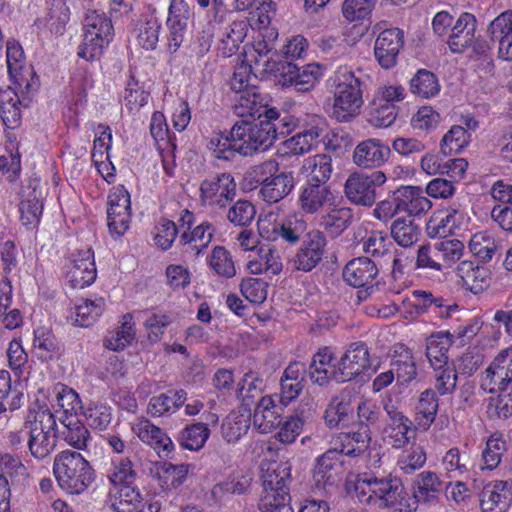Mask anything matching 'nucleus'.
<instances>
[{"instance_id":"obj_1","label":"nucleus","mask_w":512,"mask_h":512,"mask_svg":"<svg viewBox=\"0 0 512 512\" xmlns=\"http://www.w3.org/2000/svg\"><path fill=\"white\" fill-rule=\"evenodd\" d=\"M23 431L31 457L38 462H49L59 437L57 417L52 409L37 400L28 409Z\"/></svg>"},{"instance_id":"obj_2","label":"nucleus","mask_w":512,"mask_h":512,"mask_svg":"<svg viewBox=\"0 0 512 512\" xmlns=\"http://www.w3.org/2000/svg\"><path fill=\"white\" fill-rule=\"evenodd\" d=\"M364 74L348 66H340L329 78L333 105L331 117L340 123L354 119L363 105Z\"/></svg>"},{"instance_id":"obj_3","label":"nucleus","mask_w":512,"mask_h":512,"mask_svg":"<svg viewBox=\"0 0 512 512\" xmlns=\"http://www.w3.org/2000/svg\"><path fill=\"white\" fill-rule=\"evenodd\" d=\"M53 474L59 487L71 495L85 492L95 481L96 472L78 451L65 449L53 458Z\"/></svg>"},{"instance_id":"obj_4","label":"nucleus","mask_w":512,"mask_h":512,"mask_svg":"<svg viewBox=\"0 0 512 512\" xmlns=\"http://www.w3.org/2000/svg\"><path fill=\"white\" fill-rule=\"evenodd\" d=\"M354 493L360 503L376 508L396 507L404 500L403 486L390 475H359L354 484Z\"/></svg>"},{"instance_id":"obj_5","label":"nucleus","mask_w":512,"mask_h":512,"mask_svg":"<svg viewBox=\"0 0 512 512\" xmlns=\"http://www.w3.org/2000/svg\"><path fill=\"white\" fill-rule=\"evenodd\" d=\"M82 37L78 56L86 61L99 59L114 37L111 19L102 11H89L83 22Z\"/></svg>"},{"instance_id":"obj_6","label":"nucleus","mask_w":512,"mask_h":512,"mask_svg":"<svg viewBox=\"0 0 512 512\" xmlns=\"http://www.w3.org/2000/svg\"><path fill=\"white\" fill-rule=\"evenodd\" d=\"M263 66L262 70L271 74H279V83L284 87H293L298 92L312 90L323 76V68L318 63H309L297 66L290 61H256V68Z\"/></svg>"},{"instance_id":"obj_7","label":"nucleus","mask_w":512,"mask_h":512,"mask_svg":"<svg viewBox=\"0 0 512 512\" xmlns=\"http://www.w3.org/2000/svg\"><path fill=\"white\" fill-rule=\"evenodd\" d=\"M233 140L238 154L252 156L268 150L274 143V128L264 119L258 121L239 120L234 123Z\"/></svg>"},{"instance_id":"obj_8","label":"nucleus","mask_w":512,"mask_h":512,"mask_svg":"<svg viewBox=\"0 0 512 512\" xmlns=\"http://www.w3.org/2000/svg\"><path fill=\"white\" fill-rule=\"evenodd\" d=\"M258 233L267 241L282 239L289 244H296L307 230L304 216L298 213L279 218L275 212H268L259 217L257 222Z\"/></svg>"},{"instance_id":"obj_9","label":"nucleus","mask_w":512,"mask_h":512,"mask_svg":"<svg viewBox=\"0 0 512 512\" xmlns=\"http://www.w3.org/2000/svg\"><path fill=\"white\" fill-rule=\"evenodd\" d=\"M236 182L230 173H218L200 184V202L212 210L225 209L236 196Z\"/></svg>"},{"instance_id":"obj_10","label":"nucleus","mask_w":512,"mask_h":512,"mask_svg":"<svg viewBox=\"0 0 512 512\" xmlns=\"http://www.w3.org/2000/svg\"><path fill=\"white\" fill-rule=\"evenodd\" d=\"M383 409L387 415L382 439L393 449H403L411 441L413 422L404 414L392 398L385 399Z\"/></svg>"},{"instance_id":"obj_11","label":"nucleus","mask_w":512,"mask_h":512,"mask_svg":"<svg viewBox=\"0 0 512 512\" xmlns=\"http://www.w3.org/2000/svg\"><path fill=\"white\" fill-rule=\"evenodd\" d=\"M386 180V174L381 170L371 173L354 172L346 179L345 196L356 205L372 206L376 200V188L382 186Z\"/></svg>"},{"instance_id":"obj_12","label":"nucleus","mask_w":512,"mask_h":512,"mask_svg":"<svg viewBox=\"0 0 512 512\" xmlns=\"http://www.w3.org/2000/svg\"><path fill=\"white\" fill-rule=\"evenodd\" d=\"M379 270L377 265L368 257H358L350 260L343 269L344 281L355 288H363L357 292L359 300H365L378 290L376 280Z\"/></svg>"},{"instance_id":"obj_13","label":"nucleus","mask_w":512,"mask_h":512,"mask_svg":"<svg viewBox=\"0 0 512 512\" xmlns=\"http://www.w3.org/2000/svg\"><path fill=\"white\" fill-rule=\"evenodd\" d=\"M327 239L320 230L308 232L302 240L289 264L294 270L310 272L323 260L326 253Z\"/></svg>"},{"instance_id":"obj_14","label":"nucleus","mask_w":512,"mask_h":512,"mask_svg":"<svg viewBox=\"0 0 512 512\" xmlns=\"http://www.w3.org/2000/svg\"><path fill=\"white\" fill-rule=\"evenodd\" d=\"M64 277L73 289H83L93 284L97 277L93 250L87 248L73 254L65 265Z\"/></svg>"},{"instance_id":"obj_15","label":"nucleus","mask_w":512,"mask_h":512,"mask_svg":"<svg viewBox=\"0 0 512 512\" xmlns=\"http://www.w3.org/2000/svg\"><path fill=\"white\" fill-rule=\"evenodd\" d=\"M370 366L371 359L367 345L364 342L350 343L336 362L337 383L355 379Z\"/></svg>"},{"instance_id":"obj_16","label":"nucleus","mask_w":512,"mask_h":512,"mask_svg":"<svg viewBox=\"0 0 512 512\" xmlns=\"http://www.w3.org/2000/svg\"><path fill=\"white\" fill-rule=\"evenodd\" d=\"M109 501L115 512H159L157 502L144 499L135 483L109 488Z\"/></svg>"},{"instance_id":"obj_17","label":"nucleus","mask_w":512,"mask_h":512,"mask_svg":"<svg viewBox=\"0 0 512 512\" xmlns=\"http://www.w3.org/2000/svg\"><path fill=\"white\" fill-rule=\"evenodd\" d=\"M511 357V354L501 351L487 367L480 384L484 392L494 393L497 390L507 389L512 382Z\"/></svg>"},{"instance_id":"obj_18","label":"nucleus","mask_w":512,"mask_h":512,"mask_svg":"<svg viewBox=\"0 0 512 512\" xmlns=\"http://www.w3.org/2000/svg\"><path fill=\"white\" fill-rule=\"evenodd\" d=\"M404 44V33L399 28L382 31L374 46L375 58L384 69H390L397 63V58Z\"/></svg>"},{"instance_id":"obj_19","label":"nucleus","mask_w":512,"mask_h":512,"mask_svg":"<svg viewBox=\"0 0 512 512\" xmlns=\"http://www.w3.org/2000/svg\"><path fill=\"white\" fill-rule=\"evenodd\" d=\"M390 147L380 139L370 138L359 142L353 150V163L363 169H376L390 157Z\"/></svg>"},{"instance_id":"obj_20","label":"nucleus","mask_w":512,"mask_h":512,"mask_svg":"<svg viewBox=\"0 0 512 512\" xmlns=\"http://www.w3.org/2000/svg\"><path fill=\"white\" fill-rule=\"evenodd\" d=\"M512 502V481H491L480 494L482 512H506Z\"/></svg>"},{"instance_id":"obj_21","label":"nucleus","mask_w":512,"mask_h":512,"mask_svg":"<svg viewBox=\"0 0 512 512\" xmlns=\"http://www.w3.org/2000/svg\"><path fill=\"white\" fill-rule=\"evenodd\" d=\"M278 395L262 396L253 414V427L262 434L272 432L281 423L282 405Z\"/></svg>"},{"instance_id":"obj_22","label":"nucleus","mask_w":512,"mask_h":512,"mask_svg":"<svg viewBox=\"0 0 512 512\" xmlns=\"http://www.w3.org/2000/svg\"><path fill=\"white\" fill-rule=\"evenodd\" d=\"M334 195L329 185L304 182L299 189L298 204L307 214H315L327 205H331Z\"/></svg>"},{"instance_id":"obj_23","label":"nucleus","mask_w":512,"mask_h":512,"mask_svg":"<svg viewBox=\"0 0 512 512\" xmlns=\"http://www.w3.org/2000/svg\"><path fill=\"white\" fill-rule=\"evenodd\" d=\"M340 456L338 448H333L327 450L316 459L313 469V480L319 490H325L328 486L334 485L338 480L337 470L342 463Z\"/></svg>"},{"instance_id":"obj_24","label":"nucleus","mask_w":512,"mask_h":512,"mask_svg":"<svg viewBox=\"0 0 512 512\" xmlns=\"http://www.w3.org/2000/svg\"><path fill=\"white\" fill-rule=\"evenodd\" d=\"M395 191L401 213H407L409 216H418L428 212L432 207V202L420 186L403 185Z\"/></svg>"},{"instance_id":"obj_25","label":"nucleus","mask_w":512,"mask_h":512,"mask_svg":"<svg viewBox=\"0 0 512 512\" xmlns=\"http://www.w3.org/2000/svg\"><path fill=\"white\" fill-rule=\"evenodd\" d=\"M477 20L471 13H462L451 29L448 46L453 53H462L475 41Z\"/></svg>"},{"instance_id":"obj_26","label":"nucleus","mask_w":512,"mask_h":512,"mask_svg":"<svg viewBox=\"0 0 512 512\" xmlns=\"http://www.w3.org/2000/svg\"><path fill=\"white\" fill-rule=\"evenodd\" d=\"M247 269L255 275H277L282 271L283 263L278 250L261 245L254 254H249Z\"/></svg>"},{"instance_id":"obj_27","label":"nucleus","mask_w":512,"mask_h":512,"mask_svg":"<svg viewBox=\"0 0 512 512\" xmlns=\"http://www.w3.org/2000/svg\"><path fill=\"white\" fill-rule=\"evenodd\" d=\"M132 431L143 443L151 446L158 454L164 453L167 456L174 449V444L170 437L148 419H139L132 425Z\"/></svg>"},{"instance_id":"obj_28","label":"nucleus","mask_w":512,"mask_h":512,"mask_svg":"<svg viewBox=\"0 0 512 512\" xmlns=\"http://www.w3.org/2000/svg\"><path fill=\"white\" fill-rule=\"evenodd\" d=\"M456 275L461 280L464 289L477 295L490 285L489 270L472 261H462L456 268Z\"/></svg>"},{"instance_id":"obj_29","label":"nucleus","mask_w":512,"mask_h":512,"mask_svg":"<svg viewBox=\"0 0 512 512\" xmlns=\"http://www.w3.org/2000/svg\"><path fill=\"white\" fill-rule=\"evenodd\" d=\"M59 420L62 429L59 430V436L67 445L74 448L75 451L86 450L88 442L91 440V434L86 425L75 416H60Z\"/></svg>"},{"instance_id":"obj_30","label":"nucleus","mask_w":512,"mask_h":512,"mask_svg":"<svg viewBox=\"0 0 512 512\" xmlns=\"http://www.w3.org/2000/svg\"><path fill=\"white\" fill-rule=\"evenodd\" d=\"M214 233V226L207 221L197 225L190 233L183 231L179 239L183 252L191 257L199 256L211 243Z\"/></svg>"},{"instance_id":"obj_31","label":"nucleus","mask_w":512,"mask_h":512,"mask_svg":"<svg viewBox=\"0 0 512 512\" xmlns=\"http://www.w3.org/2000/svg\"><path fill=\"white\" fill-rule=\"evenodd\" d=\"M333 353L328 347L319 349L314 354L310 366H309V377L315 384L323 386L329 381H335L336 378V362L332 364Z\"/></svg>"},{"instance_id":"obj_32","label":"nucleus","mask_w":512,"mask_h":512,"mask_svg":"<svg viewBox=\"0 0 512 512\" xmlns=\"http://www.w3.org/2000/svg\"><path fill=\"white\" fill-rule=\"evenodd\" d=\"M269 107L263 102L258 88H250L247 91L238 93L234 99L233 111L241 118L265 117Z\"/></svg>"},{"instance_id":"obj_33","label":"nucleus","mask_w":512,"mask_h":512,"mask_svg":"<svg viewBox=\"0 0 512 512\" xmlns=\"http://www.w3.org/2000/svg\"><path fill=\"white\" fill-rule=\"evenodd\" d=\"M187 393L183 389L169 390L150 398L147 413L152 417L169 416L175 413L186 401Z\"/></svg>"},{"instance_id":"obj_34","label":"nucleus","mask_w":512,"mask_h":512,"mask_svg":"<svg viewBox=\"0 0 512 512\" xmlns=\"http://www.w3.org/2000/svg\"><path fill=\"white\" fill-rule=\"evenodd\" d=\"M463 219L464 215L461 211L454 207H449L429 220L427 223L428 236L431 238H446L448 235L453 234Z\"/></svg>"},{"instance_id":"obj_35","label":"nucleus","mask_w":512,"mask_h":512,"mask_svg":"<svg viewBox=\"0 0 512 512\" xmlns=\"http://www.w3.org/2000/svg\"><path fill=\"white\" fill-rule=\"evenodd\" d=\"M105 477L109 482V488H116L135 483L137 472L129 457L113 456L105 470Z\"/></svg>"},{"instance_id":"obj_36","label":"nucleus","mask_w":512,"mask_h":512,"mask_svg":"<svg viewBox=\"0 0 512 512\" xmlns=\"http://www.w3.org/2000/svg\"><path fill=\"white\" fill-rule=\"evenodd\" d=\"M294 185L293 173L281 172L261 186L258 194L266 203L273 204L289 195Z\"/></svg>"},{"instance_id":"obj_37","label":"nucleus","mask_w":512,"mask_h":512,"mask_svg":"<svg viewBox=\"0 0 512 512\" xmlns=\"http://www.w3.org/2000/svg\"><path fill=\"white\" fill-rule=\"evenodd\" d=\"M443 482L433 471H422L413 483V496L419 503H431L438 499Z\"/></svg>"},{"instance_id":"obj_38","label":"nucleus","mask_w":512,"mask_h":512,"mask_svg":"<svg viewBox=\"0 0 512 512\" xmlns=\"http://www.w3.org/2000/svg\"><path fill=\"white\" fill-rule=\"evenodd\" d=\"M248 32V24L245 20L233 21L223 32L218 43V53L227 58L235 54L240 44L244 41Z\"/></svg>"},{"instance_id":"obj_39","label":"nucleus","mask_w":512,"mask_h":512,"mask_svg":"<svg viewBox=\"0 0 512 512\" xmlns=\"http://www.w3.org/2000/svg\"><path fill=\"white\" fill-rule=\"evenodd\" d=\"M323 128L318 124L305 129L283 142L286 154L302 155L309 152L319 142Z\"/></svg>"},{"instance_id":"obj_40","label":"nucleus","mask_w":512,"mask_h":512,"mask_svg":"<svg viewBox=\"0 0 512 512\" xmlns=\"http://www.w3.org/2000/svg\"><path fill=\"white\" fill-rule=\"evenodd\" d=\"M370 443L371 431L365 428L351 434H341L334 448H338L340 455L356 457L366 452Z\"/></svg>"},{"instance_id":"obj_41","label":"nucleus","mask_w":512,"mask_h":512,"mask_svg":"<svg viewBox=\"0 0 512 512\" xmlns=\"http://www.w3.org/2000/svg\"><path fill=\"white\" fill-rule=\"evenodd\" d=\"M451 342L449 332H438L427 338L426 356L432 368H443L448 364L447 352Z\"/></svg>"},{"instance_id":"obj_42","label":"nucleus","mask_w":512,"mask_h":512,"mask_svg":"<svg viewBox=\"0 0 512 512\" xmlns=\"http://www.w3.org/2000/svg\"><path fill=\"white\" fill-rule=\"evenodd\" d=\"M291 476V465L288 462L270 463L266 468L262 467L263 490H288Z\"/></svg>"},{"instance_id":"obj_43","label":"nucleus","mask_w":512,"mask_h":512,"mask_svg":"<svg viewBox=\"0 0 512 512\" xmlns=\"http://www.w3.org/2000/svg\"><path fill=\"white\" fill-rule=\"evenodd\" d=\"M439 408L438 397L434 389H426L419 395L415 406V420L418 425L427 429L435 421Z\"/></svg>"},{"instance_id":"obj_44","label":"nucleus","mask_w":512,"mask_h":512,"mask_svg":"<svg viewBox=\"0 0 512 512\" xmlns=\"http://www.w3.org/2000/svg\"><path fill=\"white\" fill-rule=\"evenodd\" d=\"M52 395V402L62 411L61 416H75L83 409L82 401L78 393L65 384H55Z\"/></svg>"},{"instance_id":"obj_45","label":"nucleus","mask_w":512,"mask_h":512,"mask_svg":"<svg viewBox=\"0 0 512 512\" xmlns=\"http://www.w3.org/2000/svg\"><path fill=\"white\" fill-rule=\"evenodd\" d=\"M470 456L465 450L452 447L445 452L441 466L445 475L450 479L460 478L469 471Z\"/></svg>"},{"instance_id":"obj_46","label":"nucleus","mask_w":512,"mask_h":512,"mask_svg":"<svg viewBox=\"0 0 512 512\" xmlns=\"http://www.w3.org/2000/svg\"><path fill=\"white\" fill-rule=\"evenodd\" d=\"M105 308V300L102 297L94 299H81L75 305L74 322L80 327L92 326L102 315Z\"/></svg>"},{"instance_id":"obj_47","label":"nucleus","mask_w":512,"mask_h":512,"mask_svg":"<svg viewBox=\"0 0 512 512\" xmlns=\"http://www.w3.org/2000/svg\"><path fill=\"white\" fill-rule=\"evenodd\" d=\"M354 411L351 399L349 397H335L328 404L324 419L330 428H335L340 424L346 425L350 422Z\"/></svg>"},{"instance_id":"obj_48","label":"nucleus","mask_w":512,"mask_h":512,"mask_svg":"<svg viewBox=\"0 0 512 512\" xmlns=\"http://www.w3.org/2000/svg\"><path fill=\"white\" fill-rule=\"evenodd\" d=\"M191 465L163 463L157 470V478L163 490L176 489L187 479Z\"/></svg>"},{"instance_id":"obj_49","label":"nucleus","mask_w":512,"mask_h":512,"mask_svg":"<svg viewBox=\"0 0 512 512\" xmlns=\"http://www.w3.org/2000/svg\"><path fill=\"white\" fill-rule=\"evenodd\" d=\"M134 321L131 314L122 317L121 325L108 333L104 340V346L113 351L123 350L135 337Z\"/></svg>"},{"instance_id":"obj_50","label":"nucleus","mask_w":512,"mask_h":512,"mask_svg":"<svg viewBox=\"0 0 512 512\" xmlns=\"http://www.w3.org/2000/svg\"><path fill=\"white\" fill-rule=\"evenodd\" d=\"M352 218L353 212L350 208H334L321 216L319 224L330 235L337 237L350 226Z\"/></svg>"},{"instance_id":"obj_51","label":"nucleus","mask_w":512,"mask_h":512,"mask_svg":"<svg viewBox=\"0 0 512 512\" xmlns=\"http://www.w3.org/2000/svg\"><path fill=\"white\" fill-rule=\"evenodd\" d=\"M420 235V227L411 219L399 217L392 222L391 236L401 247L413 246L418 242Z\"/></svg>"},{"instance_id":"obj_52","label":"nucleus","mask_w":512,"mask_h":512,"mask_svg":"<svg viewBox=\"0 0 512 512\" xmlns=\"http://www.w3.org/2000/svg\"><path fill=\"white\" fill-rule=\"evenodd\" d=\"M303 168L309 172L306 182L328 185L327 182L333 171L332 158L326 154H317L306 159Z\"/></svg>"},{"instance_id":"obj_53","label":"nucleus","mask_w":512,"mask_h":512,"mask_svg":"<svg viewBox=\"0 0 512 512\" xmlns=\"http://www.w3.org/2000/svg\"><path fill=\"white\" fill-rule=\"evenodd\" d=\"M398 115V107L393 103H384L373 98L368 108V122L377 128L391 126Z\"/></svg>"},{"instance_id":"obj_54","label":"nucleus","mask_w":512,"mask_h":512,"mask_svg":"<svg viewBox=\"0 0 512 512\" xmlns=\"http://www.w3.org/2000/svg\"><path fill=\"white\" fill-rule=\"evenodd\" d=\"M82 414L87 424L96 430H106L112 420V408L101 401H91L83 406Z\"/></svg>"},{"instance_id":"obj_55","label":"nucleus","mask_w":512,"mask_h":512,"mask_svg":"<svg viewBox=\"0 0 512 512\" xmlns=\"http://www.w3.org/2000/svg\"><path fill=\"white\" fill-rule=\"evenodd\" d=\"M210 430L206 423L198 422L187 425L178 435V442L182 448L191 451L201 449L209 438Z\"/></svg>"},{"instance_id":"obj_56","label":"nucleus","mask_w":512,"mask_h":512,"mask_svg":"<svg viewBox=\"0 0 512 512\" xmlns=\"http://www.w3.org/2000/svg\"><path fill=\"white\" fill-rule=\"evenodd\" d=\"M470 251L482 262H489L500 247V243L487 231L475 233L469 241Z\"/></svg>"},{"instance_id":"obj_57","label":"nucleus","mask_w":512,"mask_h":512,"mask_svg":"<svg viewBox=\"0 0 512 512\" xmlns=\"http://www.w3.org/2000/svg\"><path fill=\"white\" fill-rule=\"evenodd\" d=\"M262 40H257L253 44V52L246 56V62H249L254 66V71L258 73L271 74L262 70L263 66L256 68V61L260 60L261 63L268 61H274L269 55L273 53L275 49L274 40L277 38V33L274 30H266V34L262 35Z\"/></svg>"},{"instance_id":"obj_58","label":"nucleus","mask_w":512,"mask_h":512,"mask_svg":"<svg viewBox=\"0 0 512 512\" xmlns=\"http://www.w3.org/2000/svg\"><path fill=\"white\" fill-rule=\"evenodd\" d=\"M137 41L146 50H154L159 42L161 23L158 18L149 14L144 16L138 23Z\"/></svg>"},{"instance_id":"obj_59","label":"nucleus","mask_w":512,"mask_h":512,"mask_svg":"<svg viewBox=\"0 0 512 512\" xmlns=\"http://www.w3.org/2000/svg\"><path fill=\"white\" fill-rule=\"evenodd\" d=\"M288 490H263L258 502L261 512H293Z\"/></svg>"},{"instance_id":"obj_60","label":"nucleus","mask_w":512,"mask_h":512,"mask_svg":"<svg viewBox=\"0 0 512 512\" xmlns=\"http://www.w3.org/2000/svg\"><path fill=\"white\" fill-rule=\"evenodd\" d=\"M471 141V134L462 125H453L441 140L444 155L460 153Z\"/></svg>"},{"instance_id":"obj_61","label":"nucleus","mask_w":512,"mask_h":512,"mask_svg":"<svg viewBox=\"0 0 512 512\" xmlns=\"http://www.w3.org/2000/svg\"><path fill=\"white\" fill-rule=\"evenodd\" d=\"M411 92L422 98H432L440 91L437 77L428 70H419L410 81Z\"/></svg>"},{"instance_id":"obj_62","label":"nucleus","mask_w":512,"mask_h":512,"mask_svg":"<svg viewBox=\"0 0 512 512\" xmlns=\"http://www.w3.org/2000/svg\"><path fill=\"white\" fill-rule=\"evenodd\" d=\"M19 105V97L14 91H7L1 94L0 115L6 127L14 129L19 125L21 119Z\"/></svg>"},{"instance_id":"obj_63","label":"nucleus","mask_w":512,"mask_h":512,"mask_svg":"<svg viewBox=\"0 0 512 512\" xmlns=\"http://www.w3.org/2000/svg\"><path fill=\"white\" fill-rule=\"evenodd\" d=\"M233 140V128L231 127L228 133H219L213 135L207 144V147L212 151L215 158L225 161L234 159L238 149Z\"/></svg>"},{"instance_id":"obj_64","label":"nucleus","mask_w":512,"mask_h":512,"mask_svg":"<svg viewBox=\"0 0 512 512\" xmlns=\"http://www.w3.org/2000/svg\"><path fill=\"white\" fill-rule=\"evenodd\" d=\"M210 268L219 276L232 278L236 275L231 253L223 246H215L208 257Z\"/></svg>"}]
</instances>
